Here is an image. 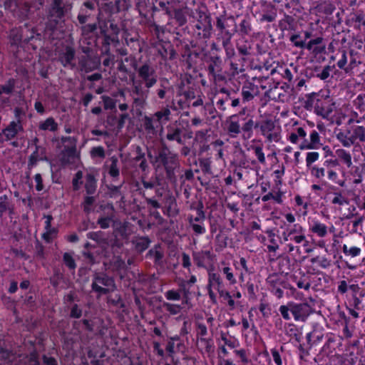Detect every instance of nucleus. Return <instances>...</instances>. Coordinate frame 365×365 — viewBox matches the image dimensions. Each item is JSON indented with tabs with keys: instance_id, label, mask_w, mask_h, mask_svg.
<instances>
[{
	"instance_id": "obj_56",
	"label": "nucleus",
	"mask_w": 365,
	"mask_h": 365,
	"mask_svg": "<svg viewBox=\"0 0 365 365\" xmlns=\"http://www.w3.org/2000/svg\"><path fill=\"white\" fill-rule=\"evenodd\" d=\"M84 175L83 171L78 170L74 175L72 180V185L73 188L75 191H77L80 189V186L83 184L82 178H84Z\"/></svg>"
},
{
	"instance_id": "obj_12",
	"label": "nucleus",
	"mask_w": 365,
	"mask_h": 365,
	"mask_svg": "<svg viewBox=\"0 0 365 365\" xmlns=\"http://www.w3.org/2000/svg\"><path fill=\"white\" fill-rule=\"evenodd\" d=\"M261 8V22H273L275 21L277 15V9L275 5L271 2L262 0L260 1Z\"/></svg>"
},
{
	"instance_id": "obj_61",
	"label": "nucleus",
	"mask_w": 365,
	"mask_h": 365,
	"mask_svg": "<svg viewBox=\"0 0 365 365\" xmlns=\"http://www.w3.org/2000/svg\"><path fill=\"white\" fill-rule=\"evenodd\" d=\"M319 158V154L317 152H309L306 156V165L309 169L313 168L312 164L317 161Z\"/></svg>"
},
{
	"instance_id": "obj_31",
	"label": "nucleus",
	"mask_w": 365,
	"mask_h": 365,
	"mask_svg": "<svg viewBox=\"0 0 365 365\" xmlns=\"http://www.w3.org/2000/svg\"><path fill=\"white\" fill-rule=\"evenodd\" d=\"M76 148L75 143L71 146H66L61 158V163L63 165H67L71 163L70 159H73L76 157Z\"/></svg>"
},
{
	"instance_id": "obj_47",
	"label": "nucleus",
	"mask_w": 365,
	"mask_h": 365,
	"mask_svg": "<svg viewBox=\"0 0 365 365\" xmlns=\"http://www.w3.org/2000/svg\"><path fill=\"white\" fill-rule=\"evenodd\" d=\"M317 94L315 93L308 94L306 96V100L304 101L303 107L307 110H312L313 108L315 110V103L317 99Z\"/></svg>"
},
{
	"instance_id": "obj_60",
	"label": "nucleus",
	"mask_w": 365,
	"mask_h": 365,
	"mask_svg": "<svg viewBox=\"0 0 365 365\" xmlns=\"http://www.w3.org/2000/svg\"><path fill=\"white\" fill-rule=\"evenodd\" d=\"M37 157L40 160H48L46 157V149L45 147L36 145L35 150L31 153Z\"/></svg>"
},
{
	"instance_id": "obj_15",
	"label": "nucleus",
	"mask_w": 365,
	"mask_h": 365,
	"mask_svg": "<svg viewBox=\"0 0 365 365\" xmlns=\"http://www.w3.org/2000/svg\"><path fill=\"white\" fill-rule=\"evenodd\" d=\"M97 4L93 1H86L79 9L77 19L80 24H86L91 16V11L96 10Z\"/></svg>"
},
{
	"instance_id": "obj_25",
	"label": "nucleus",
	"mask_w": 365,
	"mask_h": 365,
	"mask_svg": "<svg viewBox=\"0 0 365 365\" xmlns=\"http://www.w3.org/2000/svg\"><path fill=\"white\" fill-rule=\"evenodd\" d=\"M133 160L135 163H138V168L143 173L147 174L149 172V165L145 158V153L140 146L135 149V156Z\"/></svg>"
},
{
	"instance_id": "obj_42",
	"label": "nucleus",
	"mask_w": 365,
	"mask_h": 365,
	"mask_svg": "<svg viewBox=\"0 0 365 365\" xmlns=\"http://www.w3.org/2000/svg\"><path fill=\"white\" fill-rule=\"evenodd\" d=\"M304 232L302 227L298 224H295L292 228L287 229L283 232V238L284 241H288V237H292L293 235L301 234Z\"/></svg>"
},
{
	"instance_id": "obj_2",
	"label": "nucleus",
	"mask_w": 365,
	"mask_h": 365,
	"mask_svg": "<svg viewBox=\"0 0 365 365\" xmlns=\"http://www.w3.org/2000/svg\"><path fill=\"white\" fill-rule=\"evenodd\" d=\"M91 289L98 296H101L113 292L117 289V286L113 277L103 272H95L93 275Z\"/></svg>"
},
{
	"instance_id": "obj_54",
	"label": "nucleus",
	"mask_w": 365,
	"mask_h": 365,
	"mask_svg": "<svg viewBox=\"0 0 365 365\" xmlns=\"http://www.w3.org/2000/svg\"><path fill=\"white\" fill-rule=\"evenodd\" d=\"M163 307L170 314L175 315L180 312L182 306L179 304H170L168 302H163Z\"/></svg>"
},
{
	"instance_id": "obj_28",
	"label": "nucleus",
	"mask_w": 365,
	"mask_h": 365,
	"mask_svg": "<svg viewBox=\"0 0 365 365\" xmlns=\"http://www.w3.org/2000/svg\"><path fill=\"white\" fill-rule=\"evenodd\" d=\"M164 215L170 217H176L179 214V209L175 199L170 197L167 201V205L163 210Z\"/></svg>"
},
{
	"instance_id": "obj_48",
	"label": "nucleus",
	"mask_w": 365,
	"mask_h": 365,
	"mask_svg": "<svg viewBox=\"0 0 365 365\" xmlns=\"http://www.w3.org/2000/svg\"><path fill=\"white\" fill-rule=\"evenodd\" d=\"M268 282L270 284L272 287L282 286L284 289H288L289 284L287 282L281 280L277 275H272L268 278Z\"/></svg>"
},
{
	"instance_id": "obj_36",
	"label": "nucleus",
	"mask_w": 365,
	"mask_h": 365,
	"mask_svg": "<svg viewBox=\"0 0 365 365\" xmlns=\"http://www.w3.org/2000/svg\"><path fill=\"white\" fill-rule=\"evenodd\" d=\"M103 37V46L106 48V53H108L110 50V46L111 43H116L119 42L118 36L112 34H102Z\"/></svg>"
},
{
	"instance_id": "obj_59",
	"label": "nucleus",
	"mask_w": 365,
	"mask_h": 365,
	"mask_svg": "<svg viewBox=\"0 0 365 365\" xmlns=\"http://www.w3.org/2000/svg\"><path fill=\"white\" fill-rule=\"evenodd\" d=\"M202 111L204 115H209L211 119L216 117L217 110L212 103H205Z\"/></svg>"
},
{
	"instance_id": "obj_46",
	"label": "nucleus",
	"mask_w": 365,
	"mask_h": 365,
	"mask_svg": "<svg viewBox=\"0 0 365 365\" xmlns=\"http://www.w3.org/2000/svg\"><path fill=\"white\" fill-rule=\"evenodd\" d=\"M222 45L226 54V59L231 61L235 55V51L231 43V40L222 41Z\"/></svg>"
},
{
	"instance_id": "obj_21",
	"label": "nucleus",
	"mask_w": 365,
	"mask_h": 365,
	"mask_svg": "<svg viewBox=\"0 0 365 365\" xmlns=\"http://www.w3.org/2000/svg\"><path fill=\"white\" fill-rule=\"evenodd\" d=\"M119 160L116 156L110 157L104 165L108 175L112 178L113 181H117L120 176Z\"/></svg>"
},
{
	"instance_id": "obj_16",
	"label": "nucleus",
	"mask_w": 365,
	"mask_h": 365,
	"mask_svg": "<svg viewBox=\"0 0 365 365\" xmlns=\"http://www.w3.org/2000/svg\"><path fill=\"white\" fill-rule=\"evenodd\" d=\"M146 258L153 259V264L155 267L163 268L165 266V255L160 245H155L145 255Z\"/></svg>"
},
{
	"instance_id": "obj_53",
	"label": "nucleus",
	"mask_w": 365,
	"mask_h": 365,
	"mask_svg": "<svg viewBox=\"0 0 365 365\" xmlns=\"http://www.w3.org/2000/svg\"><path fill=\"white\" fill-rule=\"evenodd\" d=\"M70 307L69 317L71 319H80L82 317L83 310L77 304H72Z\"/></svg>"
},
{
	"instance_id": "obj_44",
	"label": "nucleus",
	"mask_w": 365,
	"mask_h": 365,
	"mask_svg": "<svg viewBox=\"0 0 365 365\" xmlns=\"http://www.w3.org/2000/svg\"><path fill=\"white\" fill-rule=\"evenodd\" d=\"M81 35L86 38H89L96 30L97 24H81Z\"/></svg>"
},
{
	"instance_id": "obj_49",
	"label": "nucleus",
	"mask_w": 365,
	"mask_h": 365,
	"mask_svg": "<svg viewBox=\"0 0 365 365\" xmlns=\"http://www.w3.org/2000/svg\"><path fill=\"white\" fill-rule=\"evenodd\" d=\"M188 221H189V224H190V227H192V229L195 235H203L205 233L206 229H205L203 223L202 224L194 223L192 222V216H190L188 217Z\"/></svg>"
},
{
	"instance_id": "obj_13",
	"label": "nucleus",
	"mask_w": 365,
	"mask_h": 365,
	"mask_svg": "<svg viewBox=\"0 0 365 365\" xmlns=\"http://www.w3.org/2000/svg\"><path fill=\"white\" fill-rule=\"evenodd\" d=\"M165 138L169 141H175L180 145L184 144V140L182 137V127L175 121L170 123L166 127Z\"/></svg>"
},
{
	"instance_id": "obj_32",
	"label": "nucleus",
	"mask_w": 365,
	"mask_h": 365,
	"mask_svg": "<svg viewBox=\"0 0 365 365\" xmlns=\"http://www.w3.org/2000/svg\"><path fill=\"white\" fill-rule=\"evenodd\" d=\"M96 202V196L93 195H88L84 197L83 201L81 202V206L83 210V212L88 215L93 211V205Z\"/></svg>"
},
{
	"instance_id": "obj_63",
	"label": "nucleus",
	"mask_w": 365,
	"mask_h": 365,
	"mask_svg": "<svg viewBox=\"0 0 365 365\" xmlns=\"http://www.w3.org/2000/svg\"><path fill=\"white\" fill-rule=\"evenodd\" d=\"M170 42L163 41V42L159 43V48L158 49V52L159 55L162 57V58L164 60L168 59V51H169L168 47H170Z\"/></svg>"
},
{
	"instance_id": "obj_58",
	"label": "nucleus",
	"mask_w": 365,
	"mask_h": 365,
	"mask_svg": "<svg viewBox=\"0 0 365 365\" xmlns=\"http://www.w3.org/2000/svg\"><path fill=\"white\" fill-rule=\"evenodd\" d=\"M222 278L218 273H211L208 274V287H215V285H220V282H222Z\"/></svg>"
},
{
	"instance_id": "obj_19",
	"label": "nucleus",
	"mask_w": 365,
	"mask_h": 365,
	"mask_svg": "<svg viewBox=\"0 0 365 365\" xmlns=\"http://www.w3.org/2000/svg\"><path fill=\"white\" fill-rule=\"evenodd\" d=\"M241 122L237 115H231L227 120V131L230 137L237 138L242 133Z\"/></svg>"
},
{
	"instance_id": "obj_7",
	"label": "nucleus",
	"mask_w": 365,
	"mask_h": 365,
	"mask_svg": "<svg viewBox=\"0 0 365 365\" xmlns=\"http://www.w3.org/2000/svg\"><path fill=\"white\" fill-rule=\"evenodd\" d=\"M258 128L261 134L264 136L267 141L278 142L280 140V129L276 126L275 123L271 119L258 121Z\"/></svg>"
},
{
	"instance_id": "obj_1",
	"label": "nucleus",
	"mask_w": 365,
	"mask_h": 365,
	"mask_svg": "<svg viewBox=\"0 0 365 365\" xmlns=\"http://www.w3.org/2000/svg\"><path fill=\"white\" fill-rule=\"evenodd\" d=\"M147 155L153 166L164 168L169 180H176L175 173L180 167L179 155L172 152L165 143H162L159 147H147Z\"/></svg>"
},
{
	"instance_id": "obj_27",
	"label": "nucleus",
	"mask_w": 365,
	"mask_h": 365,
	"mask_svg": "<svg viewBox=\"0 0 365 365\" xmlns=\"http://www.w3.org/2000/svg\"><path fill=\"white\" fill-rule=\"evenodd\" d=\"M36 361H38V356L36 351H33L29 355L26 356L16 354V359L13 361V363H15L14 365H27V363H31Z\"/></svg>"
},
{
	"instance_id": "obj_5",
	"label": "nucleus",
	"mask_w": 365,
	"mask_h": 365,
	"mask_svg": "<svg viewBox=\"0 0 365 365\" xmlns=\"http://www.w3.org/2000/svg\"><path fill=\"white\" fill-rule=\"evenodd\" d=\"M212 31V19L203 11L198 12L197 21L194 25L193 35L205 41L210 38Z\"/></svg>"
},
{
	"instance_id": "obj_20",
	"label": "nucleus",
	"mask_w": 365,
	"mask_h": 365,
	"mask_svg": "<svg viewBox=\"0 0 365 365\" xmlns=\"http://www.w3.org/2000/svg\"><path fill=\"white\" fill-rule=\"evenodd\" d=\"M23 130L24 128L20 120L17 122H10L9 124L2 130L5 140L9 141L15 138L18 133L23 131Z\"/></svg>"
},
{
	"instance_id": "obj_14",
	"label": "nucleus",
	"mask_w": 365,
	"mask_h": 365,
	"mask_svg": "<svg viewBox=\"0 0 365 365\" xmlns=\"http://www.w3.org/2000/svg\"><path fill=\"white\" fill-rule=\"evenodd\" d=\"M98 173L96 170H86L84 176V188L88 195H94L97 190V176Z\"/></svg>"
},
{
	"instance_id": "obj_40",
	"label": "nucleus",
	"mask_w": 365,
	"mask_h": 365,
	"mask_svg": "<svg viewBox=\"0 0 365 365\" xmlns=\"http://www.w3.org/2000/svg\"><path fill=\"white\" fill-rule=\"evenodd\" d=\"M252 31V25L250 18H244L239 25L238 32L241 36L249 35Z\"/></svg>"
},
{
	"instance_id": "obj_57",
	"label": "nucleus",
	"mask_w": 365,
	"mask_h": 365,
	"mask_svg": "<svg viewBox=\"0 0 365 365\" xmlns=\"http://www.w3.org/2000/svg\"><path fill=\"white\" fill-rule=\"evenodd\" d=\"M334 197L331 200V203L334 205H348L349 203V200L345 197L341 192H334Z\"/></svg>"
},
{
	"instance_id": "obj_8",
	"label": "nucleus",
	"mask_w": 365,
	"mask_h": 365,
	"mask_svg": "<svg viewBox=\"0 0 365 365\" xmlns=\"http://www.w3.org/2000/svg\"><path fill=\"white\" fill-rule=\"evenodd\" d=\"M207 71L209 76L215 81H222L225 77L220 73L222 70L223 61L221 56L212 53L208 58Z\"/></svg>"
},
{
	"instance_id": "obj_39",
	"label": "nucleus",
	"mask_w": 365,
	"mask_h": 365,
	"mask_svg": "<svg viewBox=\"0 0 365 365\" xmlns=\"http://www.w3.org/2000/svg\"><path fill=\"white\" fill-rule=\"evenodd\" d=\"M39 129L54 132L58 129V124L53 118H48L39 124Z\"/></svg>"
},
{
	"instance_id": "obj_38",
	"label": "nucleus",
	"mask_w": 365,
	"mask_h": 365,
	"mask_svg": "<svg viewBox=\"0 0 365 365\" xmlns=\"http://www.w3.org/2000/svg\"><path fill=\"white\" fill-rule=\"evenodd\" d=\"M350 130H348L346 133L340 131L336 135V139L342 144L344 147L349 148L354 145L351 135L348 136Z\"/></svg>"
},
{
	"instance_id": "obj_50",
	"label": "nucleus",
	"mask_w": 365,
	"mask_h": 365,
	"mask_svg": "<svg viewBox=\"0 0 365 365\" xmlns=\"http://www.w3.org/2000/svg\"><path fill=\"white\" fill-rule=\"evenodd\" d=\"M63 261L70 270H75L76 268V263L71 253L65 252L63 255Z\"/></svg>"
},
{
	"instance_id": "obj_26",
	"label": "nucleus",
	"mask_w": 365,
	"mask_h": 365,
	"mask_svg": "<svg viewBox=\"0 0 365 365\" xmlns=\"http://www.w3.org/2000/svg\"><path fill=\"white\" fill-rule=\"evenodd\" d=\"M132 81V94L138 97H148L150 88H147L141 81H138L134 78Z\"/></svg>"
},
{
	"instance_id": "obj_62",
	"label": "nucleus",
	"mask_w": 365,
	"mask_h": 365,
	"mask_svg": "<svg viewBox=\"0 0 365 365\" xmlns=\"http://www.w3.org/2000/svg\"><path fill=\"white\" fill-rule=\"evenodd\" d=\"M289 41L293 43V45L299 48H304L305 46V41L302 39L301 36L298 34H292L289 37Z\"/></svg>"
},
{
	"instance_id": "obj_51",
	"label": "nucleus",
	"mask_w": 365,
	"mask_h": 365,
	"mask_svg": "<svg viewBox=\"0 0 365 365\" xmlns=\"http://www.w3.org/2000/svg\"><path fill=\"white\" fill-rule=\"evenodd\" d=\"M336 154L347 167L349 168L351 165V156L349 152L344 149H339L336 150Z\"/></svg>"
},
{
	"instance_id": "obj_45",
	"label": "nucleus",
	"mask_w": 365,
	"mask_h": 365,
	"mask_svg": "<svg viewBox=\"0 0 365 365\" xmlns=\"http://www.w3.org/2000/svg\"><path fill=\"white\" fill-rule=\"evenodd\" d=\"M170 16H173L179 26H182L187 23L186 15L182 9H175Z\"/></svg>"
},
{
	"instance_id": "obj_30",
	"label": "nucleus",
	"mask_w": 365,
	"mask_h": 365,
	"mask_svg": "<svg viewBox=\"0 0 365 365\" xmlns=\"http://www.w3.org/2000/svg\"><path fill=\"white\" fill-rule=\"evenodd\" d=\"M179 289L180 292V295L182 296V304L187 305L189 308L192 307V304L190 302L191 299V291L190 287L187 286L186 283H180L179 284Z\"/></svg>"
},
{
	"instance_id": "obj_34",
	"label": "nucleus",
	"mask_w": 365,
	"mask_h": 365,
	"mask_svg": "<svg viewBox=\"0 0 365 365\" xmlns=\"http://www.w3.org/2000/svg\"><path fill=\"white\" fill-rule=\"evenodd\" d=\"M310 230L319 237H324L327 234V227L318 221L313 222Z\"/></svg>"
},
{
	"instance_id": "obj_18",
	"label": "nucleus",
	"mask_w": 365,
	"mask_h": 365,
	"mask_svg": "<svg viewBox=\"0 0 365 365\" xmlns=\"http://www.w3.org/2000/svg\"><path fill=\"white\" fill-rule=\"evenodd\" d=\"M259 93V88L255 83L247 81L242 87V97L244 103L252 101Z\"/></svg>"
},
{
	"instance_id": "obj_10",
	"label": "nucleus",
	"mask_w": 365,
	"mask_h": 365,
	"mask_svg": "<svg viewBox=\"0 0 365 365\" xmlns=\"http://www.w3.org/2000/svg\"><path fill=\"white\" fill-rule=\"evenodd\" d=\"M292 314L295 321L304 322L312 312L311 306L307 302L296 303L290 302Z\"/></svg>"
},
{
	"instance_id": "obj_43",
	"label": "nucleus",
	"mask_w": 365,
	"mask_h": 365,
	"mask_svg": "<svg viewBox=\"0 0 365 365\" xmlns=\"http://www.w3.org/2000/svg\"><path fill=\"white\" fill-rule=\"evenodd\" d=\"M171 114L169 105H166L163 109L159 111H157L154 114V117L156 118V120L160 122L162 120L165 121L170 120V115Z\"/></svg>"
},
{
	"instance_id": "obj_41",
	"label": "nucleus",
	"mask_w": 365,
	"mask_h": 365,
	"mask_svg": "<svg viewBox=\"0 0 365 365\" xmlns=\"http://www.w3.org/2000/svg\"><path fill=\"white\" fill-rule=\"evenodd\" d=\"M168 81L160 82L158 88L155 89V93L160 100L166 98L167 93L170 90V87L168 86Z\"/></svg>"
},
{
	"instance_id": "obj_29",
	"label": "nucleus",
	"mask_w": 365,
	"mask_h": 365,
	"mask_svg": "<svg viewBox=\"0 0 365 365\" xmlns=\"http://www.w3.org/2000/svg\"><path fill=\"white\" fill-rule=\"evenodd\" d=\"M4 342L0 339V360L12 365L13 361L16 359V354L3 347Z\"/></svg>"
},
{
	"instance_id": "obj_17",
	"label": "nucleus",
	"mask_w": 365,
	"mask_h": 365,
	"mask_svg": "<svg viewBox=\"0 0 365 365\" xmlns=\"http://www.w3.org/2000/svg\"><path fill=\"white\" fill-rule=\"evenodd\" d=\"M333 106L334 104L330 103L329 101L317 99L314 113L323 118H328L333 112Z\"/></svg>"
},
{
	"instance_id": "obj_35",
	"label": "nucleus",
	"mask_w": 365,
	"mask_h": 365,
	"mask_svg": "<svg viewBox=\"0 0 365 365\" xmlns=\"http://www.w3.org/2000/svg\"><path fill=\"white\" fill-rule=\"evenodd\" d=\"M124 184V180H123L119 185H109L107 186L108 190V195L111 198L117 199L118 197L123 198V194L121 192V187Z\"/></svg>"
},
{
	"instance_id": "obj_52",
	"label": "nucleus",
	"mask_w": 365,
	"mask_h": 365,
	"mask_svg": "<svg viewBox=\"0 0 365 365\" xmlns=\"http://www.w3.org/2000/svg\"><path fill=\"white\" fill-rule=\"evenodd\" d=\"M88 239L94 240L98 243H106L107 239L103 237V232L101 231L90 232L86 235Z\"/></svg>"
},
{
	"instance_id": "obj_4",
	"label": "nucleus",
	"mask_w": 365,
	"mask_h": 365,
	"mask_svg": "<svg viewBox=\"0 0 365 365\" xmlns=\"http://www.w3.org/2000/svg\"><path fill=\"white\" fill-rule=\"evenodd\" d=\"M66 11L62 0H53L47 16L46 29L52 31L56 30L63 21Z\"/></svg>"
},
{
	"instance_id": "obj_33",
	"label": "nucleus",
	"mask_w": 365,
	"mask_h": 365,
	"mask_svg": "<svg viewBox=\"0 0 365 365\" xmlns=\"http://www.w3.org/2000/svg\"><path fill=\"white\" fill-rule=\"evenodd\" d=\"M160 181L161 180L158 175H155L154 178L152 177L149 180H146L145 177L143 175L141 176V183L143 188L146 190L155 189L156 187L160 185Z\"/></svg>"
},
{
	"instance_id": "obj_37",
	"label": "nucleus",
	"mask_w": 365,
	"mask_h": 365,
	"mask_svg": "<svg viewBox=\"0 0 365 365\" xmlns=\"http://www.w3.org/2000/svg\"><path fill=\"white\" fill-rule=\"evenodd\" d=\"M138 191L145 199V202L148 206V209L154 208L156 210L161 207V204L158 202L157 199H155V197H148L145 196V191L143 190L142 187H138Z\"/></svg>"
},
{
	"instance_id": "obj_23",
	"label": "nucleus",
	"mask_w": 365,
	"mask_h": 365,
	"mask_svg": "<svg viewBox=\"0 0 365 365\" xmlns=\"http://www.w3.org/2000/svg\"><path fill=\"white\" fill-rule=\"evenodd\" d=\"M324 38L321 36L311 39L307 43H305L304 48L312 51L315 56L322 54L325 52L326 46L322 45Z\"/></svg>"
},
{
	"instance_id": "obj_55",
	"label": "nucleus",
	"mask_w": 365,
	"mask_h": 365,
	"mask_svg": "<svg viewBox=\"0 0 365 365\" xmlns=\"http://www.w3.org/2000/svg\"><path fill=\"white\" fill-rule=\"evenodd\" d=\"M99 14H101L99 12ZM100 14L97 17V29L99 28L101 34H106L108 33L109 19H101Z\"/></svg>"
},
{
	"instance_id": "obj_24",
	"label": "nucleus",
	"mask_w": 365,
	"mask_h": 365,
	"mask_svg": "<svg viewBox=\"0 0 365 365\" xmlns=\"http://www.w3.org/2000/svg\"><path fill=\"white\" fill-rule=\"evenodd\" d=\"M151 242L148 236H135L131 240L134 250L139 254L145 251L149 247Z\"/></svg>"
},
{
	"instance_id": "obj_6",
	"label": "nucleus",
	"mask_w": 365,
	"mask_h": 365,
	"mask_svg": "<svg viewBox=\"0 0 365 365\" xmlns=\"http://www.w3.org/2000/svg\"><path fill=\"white\" fill-rule=\"evenodd\" d=\"M139 80L147 88L153 87L158 82V74L155 67L150 62H145L139 68H137Z\"/></svg>"
},
{
	"instance_id": "obj_11",
	"label": "nucleus",
	"mask_w": 365,
	"mask_h": 365,
	"mask_svg": "<svg viewBox=\"0 0 365 365\" xmlns=\"http://www.w3.org/2000/svg\"><path fill=\"white\" fill-rule=\"evenodd\" d=\"M78 65L81 71L89 73L98 68L100 60L95 55H82L78 57Z\"/></svg>"
},
{
	"instance_id": "obj_22",
	"label": "nucleus",
	"mask_w": 365,
	"mask_h": 365,
	"mask_svg": "<svg viewBox=\"0 0 365 365\" xmlns=\"http://www.w3.org/2000/svg\"><path fill=\"white\" fill-rule=\"evenodd\" d=\"M242 133L244 139H250L253 135V129L258 128V121H255L253 117L242 120Z\"/></svg>"
},
{
	"instance_id": "obj_9",
	"label": "nucleus",
	"mask_w": 365,
	"mask_h": 365,
	"mask_svg": "<svg viewBox=\"0 0 365 365\" xmlns=\"http://www.w3.org/2000/svg\"><path fill=\"white\" fill-rule=\"evenodd\" d=\"M58 61L66 68L73 70L76 68V51L69 46H66L63 49L59 51L58 55Z\"/></svg>"
},
{
	"instance_id": "obj_3",
	"label": "nucleus",
	"mask_w": 365,
	"mask_h": 365,
	"mask_svg": "<svg viewBox=\"0 0 365 365\" xmlns=\"http://www.w3.org/2000/svg\"><path fill=\"white\" fill-rule=\"evenodd\" d=\"M217 38L221 41L231 40L237 32V24L233 16L220 15L216 18Z\"/></svg>"
},
{
	"instance_id": "obj_64",
	"label": "nucleus",
	"mask_w": 365,
	"mask_h": 365,
	"mask_svg": "<svg viewBox=\"0 0 365 365\" xmlns=\"http://www.w3.org/2000/svg\"><path fill=\"white\" fill-rule=\"evenodd\" d=\"M312 263H317L322 268L326 269L331 266V261L325 257H317L312 259Z\"/></svg>"
}]
</instances>
